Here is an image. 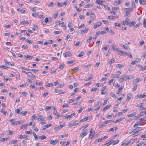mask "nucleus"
<instances>
[{"label": "nucleus", "mask_w": 146, "mask_h": 146, "mask_svg": "<svg viewBox=\"0 0 146 146\" xmlns=\"http://www.w3.org/2000/svg\"><path fill=\"white\" fill-rule=\"evenodd\" d=\"M52 109L54 111L53 113V114L58 116V117L57 118L60 117H61V116L60 115H59V114L58 113L55 107H53Z\"/></svg>", "instance_id": "1"}, {"label": "nucleus", "mask_w": 146, "mask_h": 146, "mask_svg": "<svg viewBox=\"0 0 146 146\" xmlns=\"http://www.w3.org/2000/svg\"><path fill=\"white\" fill-rule=\"evenodd\" d=\"M142 128L141 127H136L135 129H133L132 131H131L129 133V134H131V133H132L133 132H138L140 130H141V129Z\"/></svg>", "instance_id": "2"}, {"label": "nucleus", "mask_w": 146, "mask_h": 146, "mask_svg": "<svg viewBox=\"0 0 146 146\" xmlns=\"http://www.w3.org/2000/svg\"><path fill=\"white\" fill-rule=\"evenodd\" d=\"M37 117H38L37 119V120L39 121H43L45 119V117H43L41 115H37Z\"/></svg>", "instance_id": "3"}, {"label": "nucleus", "mask_w": 146, "mask_h": 146, "mask_svg": "<svg viewBox=\"0 0 146 146\" xmlns=\"http://www.w3.org/2000/svg\"><path fill=\"white\" fill-rule=\"evenodd\" d=\"M127 77H128L127 75H122L121 77L119 79V81L120 82H122L124 80L125 78H127Z\"/></svg>", "instance_id": "4"}, {"label": "nucleus", "mask_w": 146, "mask_h": 146, "mask_svg": "<svg viewBox=\"0 0 146 146\" xmlns=\"http://www.w3.org/2000/svg\"><path fill=\"white\" fill-rule=\"evenodd\" d=\"M88 133L87 131L86 130L82 131L80 134V137L82 138L84 137Z\"/></svg>", "instance_id": "5"}, {"label": "nucleus", "mask_w": 146, "mask_h": 146, "mask_svg": "<svg viewBox=\"0 0 146 146\" xmlns=\"http://www.w3.org/2000/svg\"><path fill=\"white\" fill-rule=\"evenodd\" d=\"M63 55L64 57L66 58L68 56H72V54L70 52H67L63 54Z\"/></svg>", "instance_id": "6"}, {"label": "nucleus", "mask_w": 146, "mask_h": 146, "mask_svg": "<svg viewBox=\"0 0 146 146\" xmlns=\"http://www.w3.org/2000/svg\"><path fill=\"white\" fill-rule=\"evenodd\" d=\"M142 104H143L141 103L136 105L137 107H139L141 108L139 110H145L146 109V108H143Z\"/></svg>", "instance_id": "7"}, {"label": "nucleus", "mask_w": 146, "mask_h": 146, "mask_svg": "<svg viewBox=\"0 0 146 146\" xmlns=\"http://www.w3.org/2000/svg\"><path fill=\"white\" fill-rule=\"evenodd\" d=\"M59 141V139H56L55 140H51L50 141V143L53 145L56 144Z\"/></svg>", "instance_id": "8"}, {"label": "nucleus", "mask_w": 146, "mask_h": 146, "mask_svg": "<svg viewBox=\"0 0 146 146\" xmlns=\"http://www.w3.org/2000/svg\"><path fill=\"white\" fill-rule=\"evenodd\" d=\"M132 97V95L131 93H129L127 94V98L126 99V101L128 102L131 99V98Z\"/></svg>", "instance_id": "9"}, {"label": "nucleus", "mask_w": 146, "mask_h": 146, "mask_svg": "<svg viewBox=\"0 0 146 146\" xmlns=\"http://www.w3.org/2000/svg\"><path fill=\"white\" fill-rule=\"evenodd\" d=\"M102 23L101 22H98L96 23L94 25V27L95 29H96L98 27L100 26L101 25Z\"/></svg>", "instance_id": "10"}, {"label": "nucleus", "mask_w": 146, "mask_h": 146, "mask_svg": "<svg viewBox=\"0 0 146 146\" xmlns=\"http://www.w3.org/2000/svg\"><path fill=\"white\" fill-rule=\"evenodd\" d=\"M117 51L119 52L118 54L119 55L123 56L125 55L126 54V52H124L123 51L119 50L118 49H117Z\"/></svg>", "instance_id": "11"}, {"label": "nucleus", "mask_w": 146, "mask_h": 146, "mask_svg": "<svg viewBox=\"0 0 146 146\" xmlns=\"http://www.w3.org/2000/svg\"><path fill=\"white\" fill-rule=\"evenodd\" d=\"M125 12L129 13L130 12L133 10V8L132 7L125 8Z\"/></svg>", "instance_id": "12"}, {"label": "nucleus", "mask_w": 146, "mask_h": 146, "mask_svg": "<svg viewBox=\"0 0 146 146\" xmlns=\"http://www.w3.org/2000/svg\"><path fill=\"white\" fill-rule=\"evenodd\" d=\"M96 2L98 4H99L100 5H104V4L103 3V1L100 0H97L96 1Z\"/></svg>", "instance_id": "13"}, {"label": "nucleus", "mask_w": 146, "mask_h": 146, "mask_svg": "<svg viewBox=\"0 0 146 146\" xmlns=\"http://www.w3.org/2000/svg\"><path fill=\"white\" fill-rule=\"evenodd\" d=\"M121 2L120 1H115L114 2L113 5H117L120 4Z\"/></svg>", "instance_id": "14"}, {"label": "nucleus", "mask_w": 146, "mask_h": 146, "mask_svg": "<svg viewBox=\"0 0 146 146\" xmlns=\"http://www.w3.org/2000/svg\"><path fill=\"white\" fill-rule=\"evenodd\" d=\"M139 1L142 5H145L146 4V2L145 0H139Z\"/></svg>", "instance_id": "15"}, {"label": "nucleus", "mask_w": 146, "mask_h": 146, "mask_svg": "<svg viewBox=\"0 0 146 146\" xmlns=\"http://www.w3.org/2000/svg\"><path fill=\"white\" fill-rule=\"evenodd\" d=\"M89 30V28H85L84 30H82L81 32L82 33H86L88 32V31Z\"/></svg>", "instance_id": "16"}, {"label": "nucleus", "mask_w": 146, "mask_h": 146, "mask_svg": "<svg viewBox=\"0 0 146 146\" xmlns=\"http://www.w3.org/2000/svg\"><path fill=\"white\" fill-rule=\"evenodd\" d=\"M21 123V122L19 121H15L12 123V125H17Z\"/></svg>", "instance_id": "17"}, {"label": "nucleus", "mask_w": 146, "mask_h": 146, "mask_svg": "<svg viewBox=\"0 0 146 146\" xmlns=\"http://www.w3.org/2000/svg\"><path fill=\"white\" fill-rule=\"evenodd\" d=\"M111 106V105H107L106 106H105L103 109V111H104L107 110Z\"/></svg>", "instance_id": "18"}, {"label": "nucleus", "mask_w": 146, "mask_h": 146, "mask_svg": "<svg viewBox=\"0 0 146 146\" xmlns=\"http://www.w3.org/2000/svg\"><path fill=\"white\" fill-rule=\"evenodd\" d=\"M115 59L113 58L111 59L109 61V63L111 65L112 63H114Z\"/></svg>", "instance_id": "19"}, {"label": "nucleus", "mask_w": 146, "mask_h": 146, "mask_svg": "<svg viewBox=\"0 0 146 146\" xmlns=\"http://www.w3.org/2000/svg\"><path fill=\"white\" fill-rule=\"evenodd\" d=\"M136 113L135 112H134L132 113L128 114L127 115V116L129 117H132L134 116L136 114Z\"/></svg>", "instance_id": "20"}, {"label": "nucleus", "mask_w": 146, "mask_h": 146, "mask_svg": "<svg viewBox=\"0 0 146 146\" xmlns=\"http://www.w3.org/2000/svg\"><path fill=\"white\" fill-rule=\"evenodd\" d=\"M131 144V141H129L128 142H125L123 143L121 145H130Z\"/></svg>", "instance_id": "21"}, {"label": "nucleus", "mask_w": 146, "mask_h": 146, "mask_svg": "<svg viewBox=\"0 0 146 146\" xmlns=\"http://www.w3.org/2000/svg\"><path fill=\"white\" fill-rule=\"evenodd\" d=\"M17 10L20 12H21L22 13H23L25 12V11L24 9H21L20 8H18L17 9Z\"/></svg>", "instance_id": "22"}, {"label": "nucleus", "mask_w": 146, "mask_h": 146, "mask_svg": "<svg viewBox=\"0 0 146 146\" xmlns=\"http://www.w3.org/2000/svg\"><path fill=\"white\" fill-rule=\"evenodd\" d=\"M102 140H103V139H102V138L98 139L95 140V143H98L99 142H101Z\"/></svg>", "instance_id": "23"}, {"label": "nucleus", "mask_w": 146, "mask_h": 146, "mask_svg": "<svg viewBox=\"0 0 146 146\" xmlns=\"http://www.w3.org/2000/svg\"><path fill=\"white\" fill-rule=\"evenodd\" d=\"M146 114V111H145V112H142L141 113L139 114V117H141L142 116Z\"/></svg>", "instance_id": "24"}, {"label": "nucleus", "mask_w": 146, "mask_h": 146, "mask_svg": "<svg viewBox=\"0 0 146 146\" xmlns=\"http://www.w3.org/2000/svg\"><path fill=\"white\" fill-rule=\"evenodd\" d=\"M71 118H72V115H66L64 117H63V119H70Z\"/></svg>", "instance_id": "25"}, {"label": "nucleus", "mask_w": 146, "mask_h": 146, "mask_svg": "<svg viewBox=\"0 0 146 146\" xmlns=\"http://www.w3.org/2000/svg\"><path fill=\"white\" fill-rule=\"evenodd\" d=\"M27 124H24L22 125V126L20 127L21 129H22L24 128V129L27 128Z\"/></svg>", "instance_id": "26"}, {"label": "nucleus", "mask_w": 146, "mask_h": 146, "mask_svg": "<svg viewBox=\"0 0 146 146\" xmlns=\"http://www.w3.org/2000/svg\"><path fill=\"white\" fill-rule=\"evenodd\" d=\"M0 112L2 113L5 115L6 114V112L2 109H0Z\"/></svg>", "instance_id": "27"}, {"label": "nucleus", "mask_w": 146, "mask_h": 146, "mask_svg": "<svg viewBox=\"0 0 146 146\" xmlns=\"http://www.w3.org/2000/svg\"><path fill=\"white\" fill-rule=\"evenodd\" d=\"M90 17L93 19H95L96 18L95 14L94 13H92L90 15Z\"/></svg>", "instance_id": "28"}, {"label": "nucleus", "mask_w": 146, "mask_h": 146, "mask_svg": "<svg viewBox=\"0 0 146 146\" xmlns=\"http://www.w3.org/2000/svg\"><path fill=\"white\" fill-rule=\"evenodd\" d=\"M27 111H22L21 113L20 114L22 115L23 116H25L27 113Z\"/></svg>", "instance_id": "29"}, {"label": "nucleus", "mask_w": 146, "mask_h": 146, "mask_svg": "<svg viewBox=\"0 0 146 146\" xmlns=\"http://www.w3.org/2000/svg\"><path fill=\"white\" fill-rule=\"evenodd\" d=\"M124 66V65L123 64H117L116 65V67L118 68H121L123 67Z\"/></svg>", "instance_id": "30"}, {"label": "nucleus", "mask_w": 146, "mask_h": 146, "mask_svg": "<svg viewBox=\"0 0 146 146\" xmlns=\"http://www.w3.org/2000/svg\"><path fill=\"white\" fill-rule=\"evenodd\" d=\"M106 126L105 125H104L102 123L100 122L99 124V126L100 128H102V127Z\"/></svg>", "instance_id": "31"}, {"label": "nucleus", "mask_w": 146, "mask_h": 146, "mask_svg": "<svg viewBox=\"0 0 146 146\" xmlns=\"http://www.w3.org/2000/svg\"><path fill=\"white\" fill-rule=\"evenodd\" d=\"M33 128L34 129V130L36 131H38V129L37 128V127L36 126H35V124H34L33 125Z\"/></svg>", "instance_id": "32"}, {"label": "nucleus", "mask_w": 146, "mask_h": 146, "mask_svg": "<svg viewBox=\"0 0 146 146\" xmlns=\"http://www.w3.org/2000/svg\"><path fill=\"white\" fill-rule=\"evenodd\" d=\"M6 132L9 135H12L13 134V131L10 130H7Z\"/></svg>", "instance_id": "33"}, {"label": "nucleus", "mask_w": 146, "mask_h": 146, "mask_svg": "<svg viewBox=\"0 0 146 146\" xmlns=\"http://www.w3.org/2000/svg\"><path fill=\"white\" fill-rule=\"evenodd\" d=\"M111 122H112V120H108L104 121V123L105 124H107V123H111Z\"/></svg>", "instance_id": "34"}, {"label": "nucleus", "mask_w": 146, "mask_h": 146, "mask_svg": "<svg viewBox=\"0 0 146 146\" xmlns=\"http://www.w3.org/2000/svg\"><path fill=\"white\" fill-rule=\"evenodd\" d=\"M94 132H95L94 131V130L92 128H91L90 131V135H94Z\"/></svg>", "instance_id": "35"}, {"label": "nucleus", "mask_w": 146, "mask_h": 146, "mask_svg": "<svg viewBox=\"0 0 146 146\" xmlns=\"http://www.w3.org/2000/svg\"><path fill=\"white\" fill-rule=\"evenodd\" d=\"M30 87L32 88H34V90L35 91L37 90V88L35 87V85H31L30 86Z\"/></svg>", "instance_id": "36"}, {"label": "nucleus", "mask_w": 146, "mask_h": 146, "mask_svg": "<svg viewBox=\"0 0 146 146\" xmlns=\"http://www.w3.org/2000/svg\"><path fill=\"white\" fill-rule=\"evenodd\" d=\"M78 123H75L74 122L72 123H71L70 124V126L71 127L72 126H76L77 125H78Z\"/></svg>", "instance_id": "37"}, {"label": "nucleus", "mask_w": 146, "mask_h": 146, "mask_svg": "<svg viewBox=\"0 0 146 146\" xmlns=\"http://www.w3.org/2000/svg\"><path fill=\"white\" fill-rule=\"evenodd\" d=\"M110 95L113 98H116V96L112 92H111L110 93Z\"/></svg>", "instance_id": "38"}, {"label": "nucleus", "mask_w": 146, "mask_h": 146, "mask_svg": "<svg viewBox=\"0 0 146 146\" xmlns=\"http://www.w3.org/2000/svg\"><path fill=\"white\" fill-rule=\"evenodd\" d=\"M90 76L88 78H86L85 79V81H87L88 80H90L92 78V74H90Z\"/></svg>", "instance_id": "39"}, {"label": "nucleus", "mask_w": 146, "mask_h": 146, "mask_svg": "<svg viewBox=\"0 0 146 146\" xmlns=\"http://www.w3.org/2000/svg\"><path fill=\"white\" fill-rule=\"evenodd\" d=\"M100 34L104 35L106 33V32L105 31H98Z\"/></svg>", "instance_id": "40"}, {"label": "nucleus", "mask_w": 146, "mask_h": 146, "mask_svg": "<svg viewBox=\"0 0 146 146\" xmlns=\"http://www.w3.org/2000/svg\"><path fill=\"white\" fill-rule=\"evenodd\" d=\"M17 142L18 141L17 140H13L10 143L13 144H14L16 143H17Z\"/></svg>", "instance_id": "41"}, {"label": "nucleus", "mask_w": 146, "mask_h": 146, "mask_svg": "<svg viewBox=\"0 0 146 146\" xmlns=\"http://www.w3.org/2000/svg\"><path fill=\"white\" fill-rule=\"evenodd\" d=\"M33 27H34V28H33L32 29L34 31H35L37 29L38 27H37V25H35L33 26Z\"/></svg>", "instance_id": "42"}, {"label": "nucleus", "mask_w": 146, "mask_h": 146, "mask_svg": "<svg viewBox=\"0 0 146 146\" xmlns=\"http://www.w3.org/2000/svg\"><path fill=\"white\" fill-rule=\"evenodd\" d=\"M143 26L145 27L146 28V19H144L143 22Z\"/></svg>", "instance_id": "43"}, {"label": "nucleus", "mask_w": 146, "mask_h": 146, "mask_svg": "<svg viewBox=\"0 0 146 146\" xmlns=\"http://www.w3.org/2000/svg\"><path fill=\"white\" fill-rule=\"evenodd\" d=\"M88 126V124L85 125L84 126L80 128L81 129H82V130H84L85 128H86Z\"/></svg>", "instance_id": "44"}, {"label": "nucleus", "mask_w": 146, "mask_h": 146, "mask_svg": "<svg viewBox=\"0 0 146 146\" xmlns=\"http://www.w3.org/2000/svg\"><path fill=\"white\" fill-rule=\"evenodd\" d=\"M57 5L59 7H62V4L61 3H60L59 2H56Z\"/></svg>", "instance_id": "45"}, {"label": "nucleus", "mask_w": 146, "mask_h": 146, "mask_svg": "<svg viewBox=\"0 0 146 146\" xmlns=\"http://www.w3.org/2000/svg\"><path fill=\"white\" fill-rule=\"evenodd\" d=\"M28 73L29 74H31V75H29V76H31V77H32V78H35V75H34V74H33L31 72H28Z\"/></svg>", "instance_id": "46"}, {"label": "nucleus", "mask_w": 146, "mask_h": 146, "mask_svg": "<svg viewBox=\"0 0 146 146\" xmlns=\"http://www.w3.org/2000/svg\"><path fill=\"white\" fill-rule=\"evenodd\" d=\"M33 133L34 137V138H35V139L36 140H37L38 139V137H37V136L36 134L35 133V132H33Z\"/></svg>", "instance_id": "47"}, {"label": "nucleus", "mask_w": 146, "mask_h": 146, "mask_svg": "<svg viewBox=\"0 0 146 146\" xmlns=\"http://www.w3.org/2000/svg\"><path fill=\"white\" fill-rule=\"evenodd\" d=\"M91 64H88V65H83V66L85 68H89V67H90L91 66Z\"/></svg>", "instance_id": "48"}, {"label": "nucleus", "mask_w": 146, "mask_h": 146, "mask_svg": "<svg viewBox=\"0 0 146 146\" xmlns=\"http://www.w3.org/2000/svg\"><path fill=\"white\" fill-rule=\"evenodd\" d=\"M18 68L20 69H21L22 70H25L27 71H29V69L24 68L23 67L21 66H19Z\"/></svg>", "instance_id": "49"}, {"label": "nucleus", "mask_w": 146, "mask_h": 146, "mask_svg": "<svg viewBox=\"0 0 146 146\" xmlns=\"http://www.w3.org/2000/svg\"><path fill=\"white\" fill-rule=\"evenodd\" d=\"M87 120V118H86V117L84 118L81 120L80 121V122H82L83 121H85Z\"/></svg>", "instance_id": "50"}, {"label": "nucleus", "mask_w": 146, "mask_h": 146, "mask_svg": "<svg viewBox=\"0 0 146 146\" xmlns=\"http://www.w3.org/2000/svg\"><path fill=\"white\" fill-rule=\"evenodd\" d=\"M112 76L114 78H115L116 77L117 78H119V76L118 75H117L114 74H112Z\"/></svg>", "instance_id": "51"}, {"label": "nucleus", "mask_w": 146, "mask_h": 146, "mask_svg": "<svg viewBox=\"0 0 146 146\" xmlns=\"http://www.w3.org/2000/svg\"><path fill=\"white\" fill-rule=\"evenodd\" d=\"M52 125V124L50 123H48L47 124L45 125V127L46 128H48L50 126H51Z\"/></svg>", "instance_id": "52"}, {"label": "nucleus", "mask_w": 146, "mask_h": 146, "mask_svg": "<svg viewBox=\"0 0 146 146\" xmlns=\"http://www.w3.org/2000/svg\"><path fill=\"white\" fill-rule=\"evenodd\" d=\"M92 36H90L89 38L87 40V42H90L92 40Z\"/></svg>", "instance_id": "53"}, {"label": "nucleus", "mask_w": 146, "mask_h": 146, "mask_svg": "<svg viewBox=\"0 0 146 146\" xmlns=\"http://www.w3.org/2000/svg\"><path fill=\"white\" fill-rule=\"evenodd\" d=\"M123 24L124 25H128L129 23L127 21H123Z\"/></svg>", "instance_id": "54"}, {"label": "nucleus", "mask_w": 146, "mask_h": 146, "mask_svg": "<svg viewBox=\"0 0 146 146\" xmlns=\"http://www.w3.org/2000/svg\"><path fill=\"white\" fill-rule=\"evenodd\" d=\"M92 6V4H90L86 5V6L85 7L86 8H88L89 7H91Z\"/></svg>", "instance_id": "55"}, {"label": "nucleus", "mask_w": 146, "mask_h": 146, "mask_svg": "<svg viewBox=\"0 0 146 146\" xmlns=\"http://www.w3.org/2000/svg\"><path fill=\"white\" fill-rule=\"evenodd\" d=\"M74 62H75V60H72L71 61H68L67 62V64H71L74 63Z\"/></svg>", "instance_id": "56"}, {"label": "nucleus", "mask_w": 146, "mask_h": 146, "mask_svg": "<svg viewBox=\"0 0 146 146\" xmlns=\"http://www.w3.org/2000/svg\"><path fill=\"white\" fill-rule=\"evenodd\" d=\"M140 122H137L135 124H134L133 126V127H135L136 126H138L139 124H140Z\"/></svg>", "instance_id": "57"}, {"label": "nucleus", "mask_w": 146, "mask_h": 146, "mask_svg": "<svg viewBox=\"0 0 146 146\" xmlns=\"http://www.w3.org/2000/svg\"><path fill=\"white\" fill-rule=\"evenodd\" d=\"M80 106L81 107L79 109V110H78V113H80L82 111L83 109V108H82V106Z\"/></svg>", "instance_id": "58"}, {"label": "nucleus", "mask_w": 146, "mask_h": 146, "mask_svg": "<svg viewBox=\"0 0 146 146\" xmlns=\"http://www.w3.org/2000/svg\"><path fill=\"white\" fill-rule=\"evenodd\" d=\"M139 78H137L134 80V83L137 84L139 81Z\"/></svg>", "instance_id": "59"}, {"label": "nucleus", "mask_w": 146, "mask_h": 146, "mask_svg": "<svg viewBox=\"0 0 146 146\" xmlns=\"http://www.w3.org/2000/svg\"><path fill=\"white\" fill-rule=\"evenodd\" d=\"M102 21L105 24H108L109 23V22L107 20H103Z\"/></svg>", "instance_id": "60"}, {"label": "nucleus", "mask_w": 146, "mask_h": 146, "mask_svg": "<svg viewBox=\"0 0 146 146\" xmlns=\"http://www.w3.org/2000/svg\"><path fill=\"white\" fill-rule=\"evenodd\" d=\"M85 27V25L84 24H83L82 25H80L78 27L79 29H80L81 28H84Z\"/></svg>", "instance_id": "61"}, {"label": "nucleus", "mask_w": 146, "mask_h": 146, "mask_svg": "<svg viewBox=\"0 0 146 146\" xmlns=\"http://www.w3.org/2000/svg\"><path fill=\"white\" fill-rule=\"evenodd\" d=\"M46 137L45 135H42L41 136V137L40 139L41 140H43L44 139H46Z\"/></svg>", "instance_id": "62"}, {"label": "nucleus", "mask_w": 146, "mask_h": 146, "mask_svg": "<svg viewBox=\"0 0 146 146\" xmlns=\"http://www.w3.org/2000/svg\"><path fill=\"white\" fill-rule=\"evenodd\" d=\"M84 55V53L83 52H81L78 55V56L79 57H81V56H83Z\"/></svg>", "instance_id": "63"}, {"label": "nucleus", "mask_w": 146, "mask_h": 146, "mask_svg": "<svg viewBox=\"0 0 146 146\" xmlns=\"http://www.w3.org/2000/svg\"><path fill=\"white\" fill-rule=\"evenodd\" d=\"M144 144V143L143 142H142L138 144L136 146H141Z\"/></svg>", "instance_id": "64"}]
</instances>
